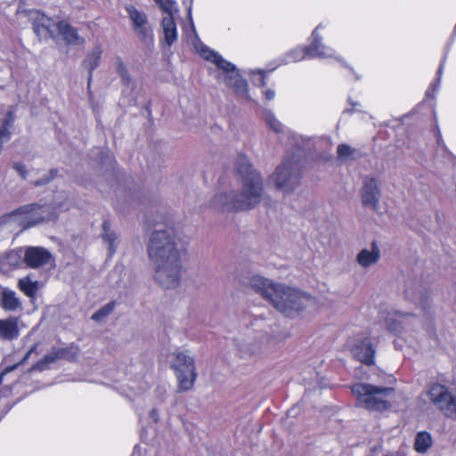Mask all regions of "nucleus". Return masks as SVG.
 I'll return each mask as SVG.
<instances>
[{
    "mask_svg": "<svg viewBox=\"0 0 456 456\" xmlns=\"http://www.w3.org/2000/svg\"><path fill=\"white\" fill-rule=\"evenodd\" d=\"M183 250L173 229L156 230L151 233L147 252L153 279L162 288L175 289L180 284Z\"/></svg>",
    "mask_w": 456,
    "mask_h": 456,
    "instance_id": "obj_1",
    "label": "nucleus"
},
{
    "mask_svg": "<svg viewBox=\"0 0 456 456\" xmlns=\"http://www.w3.org/2000/svg\"><path fill=\"white\" fill-rule=\"evenodd\" d=\"M249 285L277 311L288 317L297 315L314 304L311 297L260 275H253L249 280Z\"/></svg>",
    "mask_w": 456,
    "mask_h": 456,
    "instance_id": "obj_2",
    "label": "nucleus"
},
{
    "mask_svg": "<svg viewBox=\"0 0 456 456\" xmlns=\"http://www.w3.org/2000/svg\"><path fill=\"white\" fill-rule=\"evenodd\" d=\"M237 172L241 175V189L237 193V204L240 211L250 210L264 199L263 178L253 169L248 158L239 156L236 162Z\"/></svg>",
    "mask_w": 456,
    "mask_h": 456,
    "instance_id": "obj_3",
    "label": "nucleus"
},
{
    "mask_svg": "<svg viewBox=\"0 0 456 456\" xmlns=\"http://www.w3.org/2000/svg\"><path fill=\"white\" fill-rule=\"evenodd\" d=\"M195 48L202 58L211 61L221 70L216 76L217 80L232 87L234 92L241 97L249 98L248 94V83L239 73V70L233 63L224 60L218 53L209 49L202 43L195 45Z\"/></svg>",
    "mask_w": 456,
    "mask_h": 456,
    "instance_id": "obj_4",
    "label": "nucleus"
},
{
    "mask_svg": "<svg viewBox=\"0 0 456 456\" xmlns=\"http://www.w3.org/2000/svg\"><path fill=\"white\" fill-rule=\"evenodd\" d=\"M357 404L370 411H385L391 404L389 398L394 394L393 387H379L368 383L358 382L351 387Z\"/></svg>",
    "mask_w": 456,
    "mask_h": 456,
    "instance_id": "obj_5",
    "label": "nucleus"
},
{
    "mask_svg": "<svg viewBox=\"0 0 456 456\" xmlns=\"http://www.w3.org/2000/svg\"><path fill=\"white\" fill-rule=\"evenodd\" d=\"M303 165L298 157L285 159L283 162L276 167L271 179L275 187L284 193L294 191L300 184Z\"/></svg>",
    "mask_w": 456,
    "mask_h": 456,
    "instance_id": "obj_6",
    "label": "nucleus"
},
{
    "mask_svg": "<svg viewBox=\"0 0 456 456\" xmlns=\"http://www.w3.org/2000/svg\"><path fill=\"white\" fill-rule=\"evenodd\" d=\"M171 368L178 382V391L185 392L193 387L197 378L195 362L186 351L176 350L171 354Z\"/></svg>",
    "mask_w": 456,
    "mask_h": 456,
    "instance_id": "obj_7",
    "label": "nucleus"
},
{
    "mask_svg": "<svg viewBox=\"0 0 456 456\" xmlns=\"http://www.w3.org/2000/svg\"><path fill=\"white\" fill-rule=\"evenodd\" d=\"M10 217L23 229H28L54 217L53 210L49 204H28L13 211Z\"/></svg>",
    "mask_w": 456,
    "mask_h": 456,
    "instance_id": "obj_8",
    "label": "nucleus"
},
{
    "mask_svg": "<svg viewBox=\"0 0 456 456\" xmlns=\"http://www.w3.org/2000/svg\"><path fill=\"white\" fill-rule=\"evenodd\" d=\"M322 28V24L317 26L312 33V42L305 48H297L287 54V62L299 61L305 58H332L335 57V51L322 43V37L318 34V30Z\"/></svg>",
    "mask_w": 456,
    "mask_h": 456,
    "instance_id": "obj_9",
    "label": "nucleus"
},
{
    "mask_svg": "<svg viewBox=\"0 0 456 456\" xmlns=\"http://www.w3.org/2000/svg\"><path fill=\"white\" fill-rule=\"evenodd\" d=\"M426 395L447 418L456 420V395L446 386L433 383L428 387Z\"/></svg>",
    "mask_w": 456,
    "mask_h": 456,
    "instance_id": "obj_10",
    "label": "nucleus"
},
{
    "mask_svg": "<svg viewBox=\"0 0 456 456\" xmlns=\"http://www.w3.org/2000/svg\"><path fill=\"white\" fill-rule=\"evenodd\" d=\"M125 10L131 20L132 29L139 40L144 45H152L154 42L153 31L147 14L133 4H126Z\"/></svg>",
    "mask_w": 456,
    "mask_h": 456,
    "instance_id": "obj_11",
    "label": "nucleus"
},
{
    "mask_svg": "<svg viewBox=\"0 0 456 456\" xmlns=\"http://www.w3.org/2000/svg\"><path fill=\"white\" fill-rule=\"evenodd\" d=\"M381 197V191L379 186L378 180L371 176L363 178L362 186L361 188V200L365 207L378 209Z\"/></svg>",
    "mask_w": 456,
    "mask_h": 456,
    "instance_id": "obj_12",
    "label": "nucleus"
},
{
    "mask_svg": "<svg viewBox=\"0 0 456 456\" xmlns=\"http://www.w3.org/2000/svg\"><path fill=\"white\" fill-rule=\"evenodd\" d=\"M237 192H218L209 200L208 208L218 212L240 211L237 204Z\"/></svg>",
    "mask_w": 456,
    "mask_h": 456,
    "instance_id": "obj_13",
    "label": "nucleus"
},
{
    "mask_svg": "<svg viewBox=\"0 0 456 456\" xmlns=\"http://www.w3.org/2000/svg\"><path fill=\"white\" fill-rule=\"evenodd\" d=\"M352 353L358 361L364 364L371 365L374 363L375 350L368 337L357 338L352 348Z\"/></svg>",
    "mask_w": 456,
    "mask_h": 456,
    "instance_id": "obj_14",
    "label": "nucleus"
},
{
    "mask_svg": "<svg viewBox=\"0 0 456 456\" xmlns=\"http://www.w3.org/2000/svg\"><path fill=\"white\" fill-rule=\"evenodd\" d=\"M269 338L261 336L258 340L238 342V351L242 358H250L261 354L267 346Z\"/></svg>",
    "mask_w": 456,
    "mask_h": 456,
    "instance_id": "obj_15",
    "label": "nucleus"
},
{
    "mask_svg": "<svg viewBox=\"0 0 456 456\" xmlns=\"http://www.w3.org/2000/svg\"><path fill=\"white\" fill-rule=\"evenodd\" d=\"M52 258L51 253L44 248L30 247L28 248L24 261L28 266L31 268H37L50 262Z\"/></svg>",
    "mask_w": 456,
    "mask_h": 456,
    "instance_id": "obj_16",
    "label": "nucleus"
},
{
    "mask_svg": "<svg viewBox=\"0 0 456 456\" xmlns=\"http://www.w3.org/2000/svg\"><path fill=\"white\" fill-rule=\"evenodd\" d=\"M381 257L380 248L376 241H372L370 248H362L356 255L355 261L362 268L367 269L376 265Z\"/></svg>",
    "mask_w": 456,
    "mask_h": 456,
    "instance_id": "obj_17",
    "label": "nucleus"
},
{
    "mask_svg": "<svg viewBox=\"0 0 456 456\" xmlns=\"http://www.w3.org/2000/svg\"><path fill=\"white\" fill-rule=\"evenodd\" d=\"M57 29L67 45H83L86 42L85 38L78 34L77 29L64 20L58 23Z\"/></svg>",
    "mask_w": 456,
    "mask_h": 456,
    "instance_id": "obj_18",
    "label": "nucleus"
},
{
    "mask_svg": "<svg viewBox=\"0 0 456 456\" xmlns=\"http://www.w3.org/2000/svg\"><path fill=\"white\" fill-rule=\"evenodd\" d=\"M29 19L32 20L33 29L37 36L49 32L52 26V20L39 11L29 12Z\"/></svg>",
    "mask_w": 456,
    "mask_h": 456,
    "instance_id": "obj_19",
    "label": "nucleus"
},
{
    "mask_svg": "<svg viewBox=\"0 0 456 456\" xmlns=\"http://www.w3.org/2000/svg\"><path fill=\"white\" fill-rule=\"evenodd\" d=\"M102 238L106 245H108V250L110 256H112L119 243L118 235L111 230L110 221L104 220L102 223Z\"/></svg>",
    "mask_w": 456,
    "mask_h": 456,
    "instance_id": "obj_20",
    "label": "nucleus"
},
{
    "mask_svg": "<svg viewBox=\"0 0 456 456\" xmlns=\"http://www.w3.org/2000/svg\"><path fill=\"white\" fill-rule=\"evenodd\" d=\"M0 305L5 311L13 312L20 308L21 304L16 297L15 291L8 288H3L0 294Z\"/></svg>",
    "mask_w": 456,
    "mask_h": 456,
    "instance_id": "obj_21",
    "label": "nucleus"
},
{
    "mask_svg": "<svg viewBox=\"0 0 456 456\" xmlns=\"http://www.w3.org/2000/svg\"><path fill=\"white\" fill-rule=\"evenodd\" d=\"M102 49L100 45L94 46L86 56L82 65L88 71V85L91 82L93 71L99 66Z\"/></svg>",
    "mask_w": 456,
    "mask_h": 456,
    "instance_id": "obj_22",
    "label": "nucleus"
},
{
    "mask_svg": "<svg viewBox=\"0 0 456 456\" xmlns=\"http://www.w3.org/2000/svg\"><path fill=\"white\" fill-rule=\"evenodd\" d=\"M161 26L164 33V43L167 46H171L177 40V29L174 17L165 16L162 19Z\"/></svg>",
    "mask_w": 456,
    "mask_h": 456,
    "instance_id": "obj_23",
    "label": "nucleus"
},
{
    "mask_svg": "<svg viewBox=\"0 0 456 456\" xmlns=\"http://www.w3.org/2000/svg\"><path fill=\"white\" fill-rule=\"evenodd\" d=\"M19 337V329L15 319L0 320V338L13 340Z\"/></svg>",
    "mask_w": 456,
    "mask_h": 456,
    "instance_id": "obj_24",
    "label": "nucleus"
},
{
    "mask_svg": "<svg viewBox=\"0 0 456 456\" xmlns=\"http://www.w3.org/2000/svg\"><path fill=\"white\" fill-rule=\"evenodd\" d=\"M409 316L408 314L400 311H393L388 313L386 318L387 329L394 333H400L403 330V320Z\"/></svg>",
    "mask_w": 456,
    "mask_h": 456,
    "instance_id": "obj_25",
    "label": "nucleus"
},
{
    "mask_svg": "<svg viewBox=\"0 0 456 456\" xmlns=\"http://www.w3.org/2000/svg\"><path fill=\"white\" fill-rule=\"evenodd\" d=\"M338 159L342 162L357 160L362 154L360 150L351 147L346 143H342L337 149Z\"/></svg>",
    "mask_w": 456,
    "mask_h": 456,
    "instance_id": "obj_26",
    "label": "nucleus"
},
{
    "mask_svg": "<svg viewBox=\"0 0 456 456\" xmlns=\"http://www.w3.org/2000/svg\"><path fill=\"white\" fill-rule=\"evenodd\" d=\"M433 439L428 432L417 433L414 441V450L419 453H425L432 446Z\"/></svg>",
    "mask_w": 456,
    "mask_h": 456,
    "instance_id": "obj_27",
    "label": "nucleus"
},
{
    "mask_svg": "<svg viewBox=\"0 0 456 456\" xmlns=\"http://www.w3.org/2000/svg\"><path fill=\"white\" fill-rule=\"evenodd\" d=\"M15 120L14 111L12 110H9L6 113V117L2 121L0 126V138L4 141H10L12 136L11 128L13 126Z\"/></svg>",
    "mask_w": 456,
    "mask_h": 456,
    "instance_id": "obj_28",
    "label": "nucleus"
},
{
    "mask_svg": "<svg viewBox=\"0 0 456 456\" xmlns=\"http://www.w3.org/2000/svg\"><path fill=\"white\" fill-rule=\"evenodd\" d=\"M57 361L58 358L53 348L48 354L45 355L41 360L32 365L29 369V372L44 370L47 369L50 364L54 363Z\"/></svg>",
    "mask_w": 456,
    "mask_h": 456,
    "instance_id": "obj_29",
    "label": "nucleus"
},
{
    "mask_svg": "<svg viewBox=\"0 0 456 456\" xmlns=\"http://www.w3.org/2000/svg\"><path fill=\"white\" fill-rule=\"evenodd\" d=\"M20 289L28 297H33L37 291V281H32L28 277H24L19 281Z\"/></svg>",
    "mask_w": 456,
    "mask_h": 456,
    "instance_id": "obj_30",
    "label": "nucleus"
},
{
    "mask_svg": "<svg viewBox=\"0 0 456 456\" xmlns=\"http://www.w3.org/2000/svg\"><path fill=\"white\" fill-rule=\"evenodd\" d=\"M54 350L58 360L65 359L68 361H75L78 355V348L74 346L54 348Z\"/></svg>",
    "mask_w": 456,
    "mask_h": 456,
    "instance_id": "obj_31",
    "label": "nucleus"
},
{
    "mask_svg": "<svg viewBox=\"0 0 456 456\" xmlns=\"http://www.w3.org/2000/svg\"><path fill=\"white\" fill-rule=\"evenodd\" d=\"M264 118L266 125L275 133H284V126L276 118L274 114L270 110H265Z\"/></svg>",
    "mask_w": 456,
    "mask_h": 456,
    "instance_id": "obj_32",
    "label": "nucleus"
},
{
    "mask_svg": "<svg viewBox=\"0 0 456 456\" xmlns=\"http://www.w3.org/2000/svg\"><path fill=\"white\" fill-rule=\"evenodd\" d=\"M115 65H116V71L118 74V76L120 77L121 82L126 86H129L132 81V78L130 77V74L128 72V69H127L126 64L123 62V61L119 57H118L116 60Z\"/></svg>",
    "mask_w": 456,
    "mask_h": 456,
    "instance_id": "obj_33",
    "label": "nucleus"
},
{
    "mask_svg": "<svg viewBox=\"0 0 456 456\" xmlns=\"http://www.w3.org/2000/svg\"><path fill=\"white\" fill-rule=\"evenodd\" d=\"M115 65H116V71L118 74V76L120 77L121 82L126 86H129L132 81V78L130 77V74L128 72V69H127L126 64L123 62V61L119 57H118L116 60Z\"/></svg>",
    "mask_w": 456,
    "mask_h": 456,
    "instance_id": "obj_34",
    "label": "nucleus"
},
{
    "mask_svg": "<svg viewBox=\"0 0 456 456\" xmlns=\"http://www.w3.org/2000/svg\"><path fill=\"white\" fill-rule=\"evenodd\" d=\"M154 2L167 16L174 17V14L178 12L176 3L174 0H154Z\"/></svg>",
    "mask_w": 456,
    "mask_h": 456,
    "instance_id": "obj_35",
    "label": "nucleus"
},
{
    "mask_svg": "<svg viewBox=\"0 0 456 456\" xmlns=\"http://www.w3.org/2000/svg\"><path fill=\"white\" fill-rule=\"evenodd\" d=\"M32 354H38V352L37 351V345L33 346L18 363L6 367L4 370L0 373V385L3 383L4 376L5 374L14 370L18 365L25 363L31 357Z\"/></svg>",
    "mask_w": 456,
    "mask_h": 456,
    "instance_id": "obj_36",
    "label": "nucleus"
},
{
    "mask_svg": "<svg viewBox=\"0 0 456 456\" xmlns=\"http://www.w3.org/2000/svg\"><path fill=\"white\" fill-rule=\"evenodd\" d=\"M115 308V302H110L106 305H104L102 307H101L99 310H97L93 315L92 320L95 322H101L107 316H109Z\"/></svg>",
    "mask_w": 456,
    "mask_h": 456,
    "instance_id": "obj_37",
    "label": "nucleus"
},
{
    "mask_svg": "<svg viewBox=\"0 0 456 456\" xmlns=\"http://www.w3.org/2000/svg\"><path fill=\"white\" fill-rule=\"evenodd\" d=\"M444 59L443 60V61L441 62L439 68H438V70H437V78H436V82H433L429 87L428 88V90L426 91V96L427 97H434V94L438 90V87H439V84H440V81H441V77H442V75H443V70H444Z\"/></svg>",
    "mask_w": 456,
    "mask_h": 456,
    "instance_id": "obj_38",
    "label": "nucleus"
},
{
    "mask_svg": "<svg viewBox=\"0 0 456 456\" xmlns=\"http://www.w3.org/2000/svg\"><path fill=\"white\" fill-rule=\"evenodd\" d=\"M56 174H57V171L54 169H52L43 178L33 182V184L35 186H43V185L48 184L56 176Z\"/></svg>",
    "mask_w": 456,
    "mask_h": 456,
    "instance_id": "obj_39",
    "label": "nucleus"
},
{
    "mask_svg": "<svg viewBox=\"0 0 456 456\" xmlns=\"http://www.w3.org/2000/svg\"><path fill=\"white\" fill-rule=\"evenodd\" d=\"M12 168L22 177H27V169L24 164L20 162H14L12 165Z\"/></svg>",
    "mask_w": 456,
    "mask_h": 456,
    "instance_id": "obj_40",
    "label": "nucleus"
},
{
    "mask_svg": "<svg viewBox=\"0 0 456 456\" xmlns=\"http://www.w3.org/2000/svg\"><path fill=\"white\" fill-rule=\"evenodd\" d=\"M257 75H258V78H255L254 79V83L257 86H265V72L264 70H257L256 71Z\"/></svg>",
    "mask_w": 456,
    "mask_h": 456,
    "instance_id": "obj_41",
    "label": "nucleus"
},
{
    "mask_svg": "<svg viewBox=\"0 0 456 456\" xmlns=\"http://www.w3.org/2000/svg\"><path fill=\"white\" fill-rule=\"evenodd\" d=\"M267 100H273L275 97V92L273 89H267L264 92Z\"/></svg>",
    "mask_w": 456,
    "mask_h": 456,
    "instance_id": "obj_42",
    "label": "nucleus"
},
{
    "mask_svg": "<svg viewBox=\"0 0 456 456\" xmlns=\"http://www.w3.org/2000/svg\"><path fill=\"white\" fill-rule=\"evenodd\" d=\"M419 305L420 307L425 310L428 305V297L426 296L421 297L419 299Z\"/></svg>",
    "mask_w": 456,
    "mask_h": 456,
    "instance_id": "obj_43",
    "label": "nucleus"
},
{
    "mask_svg": "<svg viewBox=\"0 0 456 456\" xmlns=\"http://www.w3.org/2000/svg\"><path fill=\"white\" fill-rule=\"evenodd\" d=\"M150 417H151V419L154 422H158V420H159V412H158L157 409H152V410L150 411Z\"/></svg>",
    "mask_w": 456,
    "mask_h": 456,
    "instance_id": "obj_44",
    "label": "nucleus"
},
{
    "mask_svg": "<svg viewBox=\"0 0 456 456\" xmlns=\"http://www.w3.org/2000/svg\"><path fill=\"white\" fill-rule=\"evenodd\" d=\"M436 142L438 145H441L443 144V139H442V135H441V133H440V130L438 127H436Z\"/></svg>",
    "mask_w": 456,
    "mask_h": 456,
    "instance_id": "obj_45",
    "label": "nucleus"
},
{
    "mask_svg": "<svg viewBox=\"0 0 456 456\" xmlns=\"http://www.w3.org/2000/svg\"><path fill=\"white\" fill-rule=\"evenodd\" d=\"M351 104H352L353 106L357 105V103H355V102H351Z\"/></svg>",
    "mask_w": 456,
    "mask_h": 456,
    "instance_id": "obj_46",
    "label": "nucleus"
}]
</instances>
